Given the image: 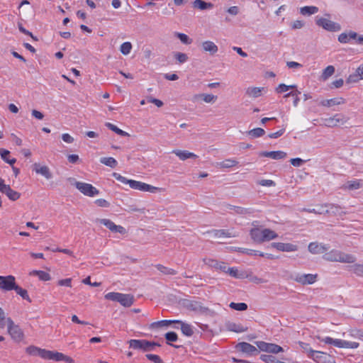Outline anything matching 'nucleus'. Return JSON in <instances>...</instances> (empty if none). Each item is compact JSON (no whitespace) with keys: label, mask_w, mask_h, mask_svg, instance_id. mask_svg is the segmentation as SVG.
Wrapping results in <instances>:
<instances>
[{"label":"nucleus","mask_w":363,"mask_h":363,"mask_svg":"<svg viewBox=\"0 0 363 363\" xmlns=\"http://www.w3.org/2000/svg\"><path fill=\"white\" fill-rule=\"evenodd\" d=\"M113 177L118 181L121 182L123 184H129L130 187L133 189L139 190L141 191H147L150 193H157L160 192L162 190V188L156 187L152 185H150L148 184L132 180V179H128L127 178L121 176V174L113 172Z\"/></svg>","instance_id":"1"},{"label":"nucleus","mask_w":363,"mask_h":363,"mask_svg":"<svg viewBox=\"0 0 363 363\" xmlns=\"http://www.w3.org/2000/svg\"><path fill=\"white\" fill-rule=\"evenodd\" d=\"M323 258L328 262H336L353 264L357 258L351 254H347L338 250H332L323 255Z\"/></svg>","instance_id":"2"},{"label":"nucleus","mask_w":363,"mask_h":363,"mask_svg":"<svg viewBox=\"0 0 363 363\" xmlns=\"http://www.w3.org/2000/svg\"><path fill=\"white\" fill-rule=\"evenodd\" d=\"M318 339L323 342L325 344L328 345H333L335 347H339V348H351V349H355L359 347V343L356 342H350L346 340H342L340 339H333L330 337H326L325 338H320Z\"/></svg>","instance_id":"3"},{"label":"nucleus","mask_w":363,"mask_h":363,"mask_svg":"<svg viewBox=\"0 0 363 363\" xmlns=\"http://www.w3.org/2000/svg\"><path fill=\"white\" fill-rule=\"evenodd\" d=\"M6 325L11 337L17 342L22 341L24 337L23 332L18 325L14 323L11 318H7Z\"/></svg>","instance_id":"4"},{"label":"nucleus","mask_w":363,"mask_h":363,"mask_svg":"<svg viewBox=\"0 0 363 363\" xmlns=\"http://www.w3.org/2000/svg\"><path fill=\"white\" fill-rule=\"evenodd\" d=\"M315 24L330 32H337L341 30V26L328 18L323 17H315Z\"/></svg>","instance_id":"5"},{"label":"nucleus","mask_w":363,"mask_h":363,"mask_svg":"<svg viewBox=\"0 0 363 363\" xmlns=\"http://www.w3.org/2000/svg\"><path fill=\"white\" fill-rule=\"evenodd\" d=\"M52 352L40 348L35 345H30L26 348V352L30 356H38L46 360H51Z\"/></svg>","instance_id":"6"},{"label":"nucleus","mask_w":363,"mask_h":363,"mask_svg":"<svg viewBox=\"0 0 363 363\" xmlns=\"http://www.w3.org/2000/svg\"><path fill=\"white\" fill-rule=\"evenodd\" d=\"M74 185L76 188L85 196L93 197L99 194V191L90 184L76 182Z\"/></svg>","instance_id":"7"},{"label":"nucleus","mask_w":363,"mask_h":363,"mask_svg":"<svg viewBox=\"0 0 363 363\" xmlns=\"http://www.w3.org/2000/svg\"><path fill=\"white\" fill-rule=\"evenodd\" d=\"M151 342L146 340H130L129 341L130 347L134 350H141L143 352L152 351Z\"/></svg>","instance_id":"8"},{"label":"nucleus","mask_w":363,"mask_h":363,"mask_svg":"<svg viewBox=\"0 0 363 363\" xmlns=\"http://www.w3.org/2000/svg\"><path fill=\"white\" fill-rule=\"evenodd\" d=\"M317 274H297L294 278V281L302 285L312 284L317 280Z\"/></svg>","instance_id":"9"},{"label":"nucleus","mask_w":363,"mask_h":363,"mask_svg":"<svg viewBox=\"0 0 363 363\" xmlns=\"http://www.w3.org/2000/svg\"><path fill=\"white\" fill-rule=\"evenodd\" d=\"M311 358L318 363H333V357L323 352L314 350L313 354L311 355Z\"/></svg>","instance_id":"10"},{"label":"nucleus","mask_w":363,"mask_h":363,"mask_svg":"<svg viewBox=\"0 0 363 363\" xmlns=\"http://www.w3.org/2000/svg\"><path fill=\"white\" fill-rule=\"evenodd\" d=\"M100 223L105 225L107 228H108L111 231L115 233H119L121 234L125 233V229L121 225H116L113 221L106 218L97 219Z\"/></svg>","instance_id":"11"},{"label":"nucleus","mask_w":363,"mask_h":363,"mask_svg":"<svg viewBox=\"0 0 363 363\" xmlns=\"http://www.w3.org/2000/svg\"><path fill=\"white\" fill-rule=\"evenodd\" d=\"M235 348L248 355L257 354L259 352L257 347L245 342L238 343L235 346Z\"/></svg>","instance_id":"12"},{"label":"nucleus","mask_w":363,"mask_h":363,"mask_svg":"<svg viewBox=\"0 0 363 363\" xmlns=\"http://www.w3.org/2000/svg\"><path fill=\"white\" fill-rule=\"evenodd\" d=\"M4 279L0 280V288L5 291H11L16 285V279L12 275L4 277Z\"/></svg>","instance_id":"13"},{"label":"nucleus","mask_w":363,"mask_h":363,"mask_svg":"<svg viewBox=\"0 0 363 363\" xmlns=\"http://www.w3.org/2000/svg\"><path fill=\"white\" fill-rule=\"evenodd\" d=\"M203 262L205 264L215 268L216 269L220 270L221 272H226L227 269V265L226 263L223 262H218L216 259H211V258H203Z\"/></svg>","instance_id":"14"},{"label":"nucleus","mask_w":363,"mask_h":363,"mask_svg":"<svg viewBox=\"0 0 363 363\" xmlns=\"http://www.w3.org/2000/svg\"><path fill=\"white\" fill-rule=\"evenodd\" d=\"M271 245L281 252H295L298 250V246L291 243L272 242Z\"/></svg>","instance_id":"15"},{"label":"nucleus","mask_w":363,"mask_h":363,"mask_svg":"<svg viewBox=\"0 0 363 363\" xmlns=\"http://www.w3.org/2000/svg\"><path fill=\"white\" fill-rule=\"evenodd\" d=\"M33 170L35 171L36 174L43 175L47 179H50L52 177L49 167L46 165L42 166L39 163H35L33 164Z\"/></svg>","instance_id":"16"},{"label":"nucleus","mask_w":363,"mask_h":363,"mask_svg":"<svg viewBox=\"0 0 363 363\" xmlns=\"http://www.w3.org/2000/svg\"><path fill=\"white\" fill-rule=\"evenodd\" d=\"M328 248L326 245L316 242H311L308 247V251L313 255L324 253Z\"/></svg>","instance_id":"17"},{"label":"nucleus","mask_w":363,"mask_h":363,"mask_svg":"<svg viewBox=\"0 0 363 363\" xmlns=\"http://www.w3.org/2000/svg\"><path fill=\"white\" fill-rule=\"evenodd\" d=\"M0 191L5 194L11 201H16L21 196L20 193L13 190L9 185L6 184L0 189Z\"/></svg>","instance_id":"18"},{"label":"nucleus","mask_w":363,"mask_h":363,"mask_svg":"<svg viewBox=\"0 0 363 363\" xmlns=\"http://www.w3.org/2000/svg\"><path fill=\"white\" fill-rule=\"evenodd\" d=\"M259 155L262 157H270L273 160H281L285 158L287 154L284 151L278 150L271 152H261Z\"/></svg>","instance_id":"19"},{"label":"nucleus","mask_w":363,"mask_h":363,"mask_svg":"<svg viewBox=\"0 0 363 363\" xmlns=\"http://www.w3.org/2000/svg\"><path fill=\"white\" fill-rule=\"evenodd\" d=\"M345 99L342 97H336L330 99L322 100L320 104L325 107H332L333 106L344 104Z\"/></svg>","instance_id":"20"},{"label":"nucleus","mask_w":363,"mask_h":363,"mask_svg":"<svg viewBox=\"0 0 363 363\" xmlns=\"http://www.w3.org/2000/svg\"><path fill=\"white\" fill-rule=\"evenodd\" d=\"M201 47L203 52H208L210 55H215L218 50V46L211 40H206L202 43Z\"/></svg>","instance_id":"21"},{"label":"nucleus","mask_w":363,"mask_h":363,"mask_svg":"<svg viewBox=\"0 0 363 363\" xmlns=\"http://www.w3.org/2000/svg\"><path fill=\"white\" fill-rule=\"evenodd\" d=\"M172 153L176 155L181 160H186L189 158L196 159L198 157L196 155L187 150H174Z\"/></svg>","instance_id":"22"},{"label":"nucleus","mask_w":363,"mask_h":363,"mask_svg":"<svg viewBox=\"0 0 363 363\" xmlns=\"http://www.w3.org/2000/svg\"><path fill=\"white\" fill-rule=\"evenodd\" d=\"M118 302L124 307H130L134 302V296L130 294H121Z\"/></svg>","instance_id":"23"},{"label":"nucleus","mask_w":363,"mask_h":363,"mask_svg":"<svg viewBox=\"0 0 363 363\" xmlns=\"http://www.w3.org/2000/svg\"><path fill=\"white\" fill-rule=\"evenodd\" d=\"M225 327L228 330L235 333H242L247 331V327H244L241 324H237L233 322H228L225 324Z\"/></svg>","instance_id":"24"},{"label":"nucleus","mask_w":363,"mask_h":363,"mask_svg":"<svg viewBox=\"0 0 363 363\" xmlns=\"http://www.w3.org/2000/svg\"><path fill=\"white\" fill-rule=\"evenodd\" d=\"M357 33L350 30L349 33H342L338 36V41L341 43H347L350 39H356Z\"/></svg>","instance_id":"25"},{"label":"nucleus","mask_w":363,"mask_h":363,"mask_svg":"<svg viewBox=\"0 0 363 363\" xmlns=\"http://www.w3.org/2000/svg\"><path fill=\"white\" fill-rule=\"evenodd\" d=\"M194 99H202L206 103L213 104L216 101L217 96L210 94H198L194 96Z\"/></svg>","instance_id":"26"},{"label":"nucleus","mask_w":363,"mask_h":363,"mask_svg":"<svg viewBox=\"0 0 363 363\" xmlns=\"http://www.w3.org/2000/svg\"><path fill=\"white\" fill-rule=\"evenodd\" d=\"M51 360L54 361H64L69 363H72L74 362L73 359L69 356H67L61 352L53 351L52 354Z\"/></svg>","instance_id":"27"},{"label":"nucleus","mask_w":363,"mask_h":363,"mask_svg":"<svg viewBox=\"0 0 363 363\" xmlns=\"http://www.w3.org/2000/svg\"><path fill=\"white\" fill-rule=\"evenodd\" d=\"M193 7L199 10L203 11L211 9L213 7V4L211 3L206 2L203 0H195L193 3Z\"/></svg>","instance_id":"28"},{"label":"nucleus","mask_w":363,"mask_h":363,"mask_svg":"<svg viewBox=\"0 0 363 363\" xmlns=\"http://www.w3.org/2000/svg\"><path fill=\"white\" fill-rule=\"evenodd\" d=\"M263 233V230H260L259 228H255L250 230V234L252 239L257 243L263 242V239L262 238Z\"/></svg>","instance_id":"29"},{"label":"nucleus","mask_w":363,"mask_h":363,"mask_svg":"<svg viewBox=\"0 0 363 363\" xmlns=\"http://www.w3.org/2000/svg\"><path fill=\"white\" fill-rule=\"evenodd\" d=\"M226 208L230 210H234L237 214L246 215L251 214L253 211L251 208H246L240 206H235L230 204H227Z\"/></svg>","instance_id":"30"},{"label":"nucleus","mask_w":363,"mask_h":363,"mask_svg":"<svg viewBox=\"0 0 363 363\" xmlns=\"http://www.w3.org/2000/svg\"><path fill=\"white\" fill-rule=\"evenodd\" d=\"M264 87H248L246 90V94L253 98H257L262 95Z\"/></svg>","instance_id":"31"},{"label":"nucleus","mask_w":363,"mask_h":363,"mask_svg":"<svg viewBox=\"0 0 363 363\" xmlns=\"http://www.w3.org/2000/svg\"><path fill=\"white\" fill-rule=\"evenodd\" d=\"M206 233H213V236L216 238H221V237L231 238V237L236 236L235 235H233L228 230H212L210 231H207Z\"/></svg>","instance_id":"32"},{"label":"nucleus","mask_w":363,"mask_h":363,"mask_svg":"<svg viewBox=\"0 0 363 363\" xmlns=\"http://www.w3.org/2000/svg\"><path fill=\"white\" fill-rule=\"evenodd\" d=\"M278 237V235L277 233L273 231L271 229L265 228L263 230V233L262 235V238L263 239V242L265 241H269L272 240H274Z\"/></svg>","instance_id":"33"},{"label":"nucleus","mask_w":363,"mask_h":363,"mask_svg":"<svg viewBox=\"0 0 363 363\" xmlns=\"http://www.w3.org/2000/svg\"><path fill=\"white\" fill-rule=\"evenodd\" d=\"M175 323H179V320H160V321H157V322H154V323H151L150 328H162V327H164V326H168L170 324Z\"/></svg>","instance_id":"34"},{"label":"nucleus","mask_w":363,"mask_h":363,"mask_svg":"<svg viewBox=\"0 0 363 363\" xmlns=\"http://www.w3.org/2000/svg\"><path fill=\"white\" fill-rule=\"evenodd\" d=\"M348 271L358 277H363V264H354L348 267Z\"/></svg>","instance_id":"35"},{"label":"nucleus","mask_w":363,"mask_h":363,"mask_svg":"<svg viewBox=\"0 0 363 363\" xmlns=\"http://www.w3.org/2000/svg\"><path fill=\"white\" fill-rule=\"evenodd\" d=\"M176 323L181 325V330L184 335L190 337L194 334V330L190 325L184 323L181 320H179V323Z\"/></svg>","instance_id":"36"},{"label":"nucleus","mask_w":363,"mask_h":363,"mask_svg":"<svg viewBox=\"0 0 363 363\" xmlns=\"http://www.w3.org/2000/svg\"><path fill=\"white\" fill-rule=\"evenodd\" d=\"M13 290H14L16 292V294H18L20 296H21V298L23 299L26 300L30 303L32 301L28 296L27 290L22 289L16 284Z\"/></svg>","instance_id":"37"},{"label":"nucleus","mask_w":363,"mask_h":363,"mask_svg":"<svg viewBox=\"0 0 363 363\" xmlns=\"http://www.w3.org/2000/svg\"><path fill=\"white\" fill-rule=\"evenodd\" d=\"M155 267L157 269L158 271H160L162 274L164 275H175L177 273L176 270L167 267L160 264L155 265Z\"/></svg>","instance_id":"38"},{"label":"nucleus","mask_w":363,"mask_h":363,"mask_svg":"<svg viewBox=\"0 0 363 363\" xmlns=\"http://www.w3.org/2000/svg\"><path fill=\"white\" fill-rule=\"evenodd\" d=\"M335 67L333 65H328L326 67L321 74V79L323 81L327 80L330 77H331L335 73Z\"/></svg>","instance_id":"39"},{"label":"nucleus","mask_w":363,"mask_h":363,"mask_svg":"<svg viewBox=\"0 0 363 363\" xmlns=\"http://www.w3.org/2000/svg\"><path fill=\"white\" fill-rule=\"evenodd\" d=\"M362 187V184L359 180L349 181L345 184L342 188L348 190H355Z\"/></svg>","instance_id":"40"},{"label":"nucleus","mask_w":363,"mask_h":363,"mask_svg":"<svg viewBox=\"0 0 363 363\" xmlns=\"http://www.w3.org/2000/svg\"><path fill=\"white\" fill-rule=\"evenodd\" d=\"M318 11V8L316 6H306L301 8V9H300V13L303 16L312 15V14L317 13Z\"/></svg>","instance_id":"41"},{"label":"nucleus","mask_w":363,"mask_h":363,"mask_svg":"<svg viewBox=\"0 0 363 363\" xmlns=\"http://www.w3.org/2000/svg\"><path fill=\"white\" fill-rule=\"evenodd\" d=\"M184 306L191 311H198L200 308V306L198 302L191 300H184Z\"/></svg>","instance_id":"42"},{"label":"nucleus","mask_w":363,"mask_h":363,"mask_svg":"<svg viewBox=\"0 0 363 363\" xmlns=\"http://www.w3.org/2000/svg\"><path fill=\"white\" fill-rule=\"evenodd\" d=\"M31 275H37L39 279L42 281H48L51 279L50 275L44 271L41 270H33L30 272Z\"/></svg>","instance_id":"43"},{"label":"nucleus","mask_w":363,"mask_h":363,"mask_svg":"<svg viewBox=\"0 0 363 363\" xmlns=\"http://www.w3.org/2000/svg\"><path fill=\"white\" fill-rule=\"evenodd\" d=\"M10 154V152L7 150L0 148V155L1 158L8 164L13 165L16 162V159H9V155Z\"/></svg>","instance_id":"44"},{"label":"nucleus","mask_w":363,"mask_h":363,"mask_svg":"<svg viewBox=\"0 0 363 363\" xmlns=\"http://www.w3.org/2000/svg\"><path fill=\"white\" fill-rule=\"evenodd\" d=\"M105 125L110 130H111L112 131L115 132L116 134L121 136H130V135L127 132L123 131V130L118 128L116 125L111 123H106Z\"/></svg>","instance_id":"45"},{"label":"nucleus","mask_w":363,"mask_h":363,"mask_svg":"<svg viewBox=\"0 0 363 363\" xmlns=\"http://www.w3.org/2000/svg\"><path fill=\"white\" fill-rule=\"evenodd\" d=\"M100 162L101 163L108 166V167H112V168H114L117 166V161L113 158V157H101L100 159Z\"/></svg>","instance_id":"46"},{"label":"nucleus","mask_w":363,"mask_h":363,"mask_svg":"<svg viewBox=\"0 0 363 363\" xmlns=\"http://www.w3.org/2000/svg\"><path fill=\"white\" fill-rule=\"evenodd\" d=\"M238 164V162L233 159H227L222 162L218 164V165L220 168H230L234 166H236Z\"/></svg>","instance_id":"47"},{"label":"nucleus","mask_w":363,"mask_h":363,"mask_svg":"<svg viewBox=\"0 0 363 363\" xmlns=\"http://www.w3.org/2000/svg\"><path fill=\"white\" fill-rule=\"evenodd\" d=\"M174 35L178 38L181 42L185 45H190L192 43V39L190 38L187 35L182 33L176 32Z\"/></svg>","instance_id":"48"},{"label":"nucleus","mask_w":363,"mask_h":363,"mask_svg":"<svg viewBox=\"0 0 363 363\" xmlns=\"http://www.w3.org/2000/svg\"><path fill=\"white\" fill-rule=\"evenodd\" d=\"M264 130L261 128H254L247 132V135L251 136L252 138H259L264 135Z\"/></svg>","instance_id":"49"},{"label":"nucleus","mask_w":363,"mask_h":363,"mask_svg":"<svg viewBox=\"0 0 363 363\" xmlns=\"http://www.w3.org/2000/svg\"><path fill=\"white\" fill-rule=\"evenodd\" d=\"M225 273H228L231 277L241 279L244 277V275L242 273H239L238 269L235 267H227Z\"/></svg>","instance_id":"50"},{"label":"nucleus","mask_w":363,"mask_h":363,"mask_svg":"<svg viewBox=\"0 0 363 363\" xmlns=\"http://www.w3.org/2000/svg\"><path fill=\"white\" fill-rule=\"evenodd\" d=\"M229 306L234 310L236 311H245L247 309V305L245 303H234L231 302L229 305Z\"/></svg>","instance_id":"51"},{"label":"nucleus","mask_w":363,"mask_h":363,"mask_svg":"<svg viewBox=\"0 0 363 363\" xmlns=\"http://www.w3.org/2000/svg\"><path fill=\"white\" fill-rule=\"evenodd\" d=\"M260 359L266 363H279V361L272 354H262Z\"/></svg>","instance_id":"52"},{"label":"nucleus","mask_w":363,"mask_h":363,"mask_svg":"<svg viewBox=\"0 0 363 363\" xmlns=\"http://www.w3.org/2000/svg\"><path fill=\"white\" fill-rule=\"evenodd\" d=\"M132 49V44L130 42H125L121 44L120 51L123 55H128Z\"/></svg>","instance_id":"53"},{"label":"nucleus","mask_w":363,"mask_h":363,"mask_svg":"<svg viewBox=\"0 0 363 363\" xmlns=\"http://www.w3.org/2000/svg\"><path fill=\"white\" fill-rule=\"evenodd\" d=\"M283 351H284V349L281 346L274 344V343H269L268 352L272 353V354H277V353L283 352Z\"/></svg>","instance_id":"54"},{"label":"nucleus","mask_w":363,"mask_h":363,"mask_svg":"<svg viewBox=\"0 0 363 363\" xmlns=\"http://www.w3.org/2000/svg\"><path fill=\"white\" fill-rule=\"evenodd\" d=\"M298 344L301 349L303 350V352L307 353L308 357L311 358V355L313 354L314 350L309 347V345L308 343L299 342Z\"/></svg>","instance_id":"55"},{"label":"nucleus","mask_w":363,"mask_h":363,"mask_svg":"<svg viewBox=\"0 0 363 363\" xmlns=\"http://www.w3.org/2000/svg\"><path fill=\"white\" fill-rule=\"evenodd\" d=\"M120 296H121V293L109 292V293L106 294L104 297L107 300L118 302V298L120 297Z\"/></svg>","instance_id":"56"},{"label":"nucleus","mask_w":363,"mask_h":363,"mask_svg":"<svg viewBox=\"0 0 363 363\" xmlns=\"http://www.w3.org/2000/svg\"><path fill=\"white\" fill-rule=\"evenodd\" d=\"M333 117L337 125L338 123L344 124L348 120V118L342 114H335Z\"/></svg>","instance_id":"57"},{"label":"nucleus","mask_w":363,"mask_h":363,"mask_svg":"<svg viewBox=\"0 0 363 363\" xmlns=\"http://www.w3.org/2000/svg\"><path fill=\"white\" fill-rule=\"evenodd\" d=\"M174 57L179 63H184L188 60L186 54L182 52H176Z\"/></svg>","instance_id":"58"},{"label":"nucleus","mask_w":363,"mask_h":363,"mask_svg":"<svg viewBox=\"0 0 363 363\" xmlns=\"http://www.w3.org/2000/svg\"><path fill=\"white\" fill-rule=\"evenodd\" d=\"M145 357H147V359L154 363H164L162 359L160 357V356L157 354H147Z\"/></svg>","instance_id":"59"},{"label":"nucleus","mask_w":363,"mask_h":363,"mask_svg":"<svg viewBox=\"0 0 363 363\" xmlns=\"http://www.w3.org/2000/svg\"><path fill=\"white\" fill-rule=\"evenodd\" d=\"M167 342H175L178 339V336L174 332H168L164 335Z\"/></svg>","instance_id":"60"},{"label":"nucleus","mask_w":363,"mask_h":363,"mask_svg":"<svg viewBox=\"0 0 363 363\" xmlns=\"http://www.w3.org/2000/svg\"><path fill=\"white\" fill-rule=\"evenodd\" d=\"M256 345L257 347L261 350L264 352H268L269 350V343L263 342V341H257L256 342Z\"/></svg>","instance_id":"61"},{"label":"nucleus","mask_w":363,"mask_h":363,"mask_svg":"<svg viewBox=\"0 0 363 363\" xmlns=\"http://www.w3.org/2000/svg\"><path fill=\"white\" fill-rule=\"evenodd\" d=\"M257 183L258 184L263 186H274L276 184L275 182L271 179H262L259 180Z\"/></svg>","instance_id":"62"},{"label":"nucleus","mask_w":363,"mask_h":363,"mask_svg":"<svg viewBox=\"0 0 363 363\" xmlns=\"http://www.w3.org/2000/svg\"><path fill=\"white\" fill-rule=\"evenodd\" d=\"M323 121H324V125L327 127L333 128V127L337 126L333 117L325 118Z\"/></svg>","instance_id":"63"},{"label":"nucleus","mask_w":363,"mask_h":363,"mask_svg":"<svg viewBox=\"0 0 363 363\" xmlns=\"http://www.w3.org/2000/svg\"><path fill=\"white\" fill-rule=\"evenodd\" d=\"M95 203L100 206V207H104V208H108L110 206V203L108 201H107L106 200L104 199H96L95 201Z\"/></svg>","instance_id":"64"}]
</instances>
